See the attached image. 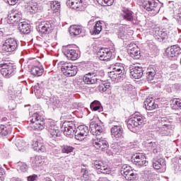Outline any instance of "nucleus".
<instances>
[{"label":"nucleus","instance_id":"nucleus-1","mask_svg":"<svg viewBox=\"0 0 181 181\" xmlns=\"http://www.w3.org/2000/svg\"><path fill=\"white\" fill-rule=\"evenodd\" d=\"M90 129L92 135H95L96 139H93L91 144L95 149H100V151H107L108 149V142L103 137H100V135L104 132V129L101 126L98 125L95 122L92 121L90 124Z\"/></svg>","mask_w":181,"mask_h":181},{"label":"nucleus","instance_id":"nucleus-2","mask_svg":"<svg viewBox=\"0 0 181 181\" xmlns=\"http://www.w3.org/2000/svg\"><path fill=\"white\" fill-rule=\"evenodd\" d=\"M29 125L33 131H42L45 129V117L39 115L37 113H35L30 118Z\"/></svg>","mask_w":181,"mask_h":181},{"label":"nucleus","instance_id":"nucleus-3","mask_svg":"<svg viewBox=\"0 0 181 181\" xmlns=\"http://www.w3.org/2000/svg\"><path fill=\"white\" fill-rule=\"evenodd\" d=\"M1 74L4 78H11L16 74V65L11 62H4L0 65Z\"/></svg>","mask_w":181,"mask_h":181},{"label":"nucleus","instance_id":"nucleus-4","mask_svg":"<svg viewBox=\"0 0 181 181\" xmlns=\"http://www.w3.org/2000/svg\"><path fill=\"white\" fill-rule=\"evenodd\" d=\"M58 66L61 67L62 73L67 77H73L77 74V66H74L71 63L62 61L58 64Z\"/></svg>","mask_w":181,"mask_h":181},{"label":"nucleus","instance_id":"nucleus-5","mask_svg":"<svg viewBox=\"0 0 181 181\" xmlns=\"http://www.w3.org/2000/svg\"><path fill=\"white\" fill-rule=\"evenodd\" d=\"M110 71L108 72V76L111 80H112V81H115L121 74H124V73H125L124 65L119 63L110 65Z\"/></svg>","mask_w":181,"mask_h":181},{"label":"nucleus","instance_id":"nucleus-6","mask_svg":"<svg viewBox=\"0 0 181 181\" xmlns=\"http://www.w3.org/2000/svg\"><path fill=\"white\" fill-rule=\"evenodd\" d=\"M141 6L148 11V12H151L152 15L155 16L157 13H159L160 11V7L159 6V4L155 1V0H141Z\"/></svg>","mask_w":181,"mask_h":181},{"label":"nucleus","instance_id":"nucleus-7","mask_svg":"<svg viewBox=\"0 0 181 181\" xmlns=\"http://www.w3.org/2000/svg\"><path fill=\"white\" fill-rule=\"evenodd\" d=\"M47 128L48 132L50 134L51 136L55 139V141H59L62 138V132L59 130V128L56 127V122L49 119L47 121Z\"/></svg>","mask_w":181,"mask_h":181},{"label":"nucleus","instance_id":"nucleus-8","mask_svg":"<svg viewBox=\"0 0 181 181\" xmlns=\"http://www.w3.org/2000/svg\"><path fill=\"white\" fill-rule=\"evenodd\" d=\"M144 124V117L141 113L136 112L127 122V128L134 132V129Z\"/></svg>","mask_w":181,"mask_h":181},{"label":"nucleus","instance_id":"nucleus-9","mask_svg":"<svg viewBox=\"0 0 181 181\" xmlns=\"http://www.w3.org/2000/svg\"><path fill=\"white\" fill-rule=\"evenodd\" d=\"M18 49V42L13 38H8L6 40L2 45V51L5 53H13Z\"/></svg>","mask_w":181,"mask_h":181},{"label":"nucleus","instance_id":"nucleus-10","mask_svg":"<svg viewBox=\"0 0 181 181\" xmlns=\"http://www.w3.org/2000/svg\"><path fill=\"white\" fill-rule=\"evenodd\" d=\"M97 56L102 62H108L112 56H115V50L108 48H101L98 52Z\"/></svg>","mask_w":181,"mask_h":181},{"label":"nucleus","instance_id":"nucleus-11","mask_svg":"<svg viewBox=\"0 0 181 181\" xmlns=\"http://www.w3.org/2000/svg\"><path fill=\"white\" fill-rule=\"evenodd\" d=\"M121 174L125 177L126 180H135L137 177V175L134 173L132 168L127 165L122 167Z\"/></svg>","mask_w":181,"mask_h":181},{"label":"nucleus","instance_id":"nucleus-12","mask_svg":"<svg viewBox=\"0 0 181 181\" xmlns=\"http://www.w3.org/2000/svg\"><path fill=\"white\" fill-rule=\"evenodd\" d=\"M93 166L94 168L98 170V173H103L104 175H110V173H111V168L103 161H95L93 163Z\"/></svg>","mask_w":181,"mask_h":181},{"label":"nucleus","instance_id":"nucleus-13","mask_svg":"<svg viewBox=\"0 0 181 181\" xmlns=\"http://www.w3.org/2000/svg\"><path fill=\"white\" fill-rule=\"evenodd\" d=\"M8 23L11 25H15V23H19L22 21V12L18 10H11L8 12Z\"/></svg>","mask_w":181,"mask_h":181},{"label":"nucleus","instance_id":"nucleus-14","mask_svg":"<svg viewBox=\"0 0 181 181\" xmlns=\"http://www.w3.org/2000/svg\"><path fill=\"white\" fill-rule=\"evenodd\" d=\"M88 132H90V130H88V127L86 125H81L76 129L75 132V138L78 141H83L86 139V136L88 135Z\"/></svg>","mask_w":181,"mask_h":181},{"label":"nucleus","instance_id":"nucleus-15","mask_svg":"<svg viewBox=\"0 0 181 181\" xmlns=\"http://www.w3.org/2000/svg\"><path fill=\"white\" fill-rule=\"evenodd\" d=\"M132 162L134 163V165H136L139 168H141V166H146V164L148 163L146 162V158H145V156L139 153H137L132 156Z\"/></svg>","mask_w":181,"mask_h":181},{"label":"nucleus","instance_id":"nucleus-16","mask_svg":"<svg viewBox=\"0 0 181 181\" xmlns=\"http://www.w3.org/2000/svg\"><path fill=\"white\" fill-rule=\"evenodd\" d=\"M173 129H175V126L173 124H163V123L159 122L157 131H158L161 135H170V134L173 132Z\"/></svg>","mask_w":181,"mask_h":181},{"label":"nucleus","instance_id":"nucleus-17","mask_svg":"<svg viewBox=\"0 0 181 181\" xmlns=\"http://www.w3.org/2000/svg\"><path fill=\"white\" fill-rule=\"evenodd\" d=\"M62 128H64L62 131L64 135H74V129H76V124H74V122L65 121L63 123Z\"/></svg>","mask_w":181,"mask_h":181},{"label":"nucleus","instance_id":"nucleus-18","mask_svg":"<svg viewBox=\"0 0 181 181\" xmlns=\"http://www.w3.org/2000/svg\"><path fill=\"white\" fill-rule=\"evenodd\" d=\"M66 5L69 8L76 9L77 11H83L84 9L83 0H67Z\"/></svg>","mask_w":181,"mask_h":181},{"label":"nucleus","instance_id":"nucleus-19","mask_svg":"<svg viewBox=\"0 0 181 181\" xmlns=\"http://www.w3.org/2000/svg\"><path fill=\"white\" fill-rule=\"evenodd\" d=\"M128 53L130 57L137 60L141 57V52L139 51V47L135 44L130 45L128 48Z\"/></svg>","mask_w":181,"mask_h":181},{"label":"nucleus","instance_id":"nucleus-20","mask_svg":"<svg viewBox=\"0 0 181 181\" xmlns=\"http://www.w3.org/2000/svg\"><path fill=\"white\" fill-rule=\"evenodd\" d=\"M83 82L85 84H95L101 82V80L97 77L95 74L88 73L83 76Z\"/></svg>","mask_w":181,"mask_h":181},{"label":"nucleus","instance_id":"nucleus-21","mask_svg":"<svg viewBox=\"0 0 181 181\" xmlns=\"http://www.w3.org/2000/svg\"><path fill=\"white\" fill-rule=\"evenodd\" d=\"M130 74L133 78L139 79L144 76V69L142 66H130Z\"/></svg>","mask_w":181,"mask_h":181},{"label":"nucleus","instance_id":"nucleus-22","mask_svg":"<svg viewBox=\"0 0 181 181\" xmlns=\"http://www.w3.org/2000/svg\"><path fill=\"white\" fill-rule=\"evenodd\" d=\"M12 134V124H0V136L5 138Z\"/></svg>","mask_w":181,"mask_h":181},{"label":"nucleus","instance_id":"nucleus-23","mask_svg":"<svg viewBox=\"0 0 181 181\" xmlns=\"http://www.w3.org/2000/svg\"><path fill=\"white\" fill-rule=\"evenodd\" d=\"M111 135L112 138H121L122 134H124V129L120 125L113 126L110 129Z\"/></svg>","mask_w":181,"mask_h":181},{"label":"nucleus","instance_id":"nucleus-24","mask_svg":"<svg viewBox=\"0 0 181 181\" xmlns=\"http://www.w3.org/2000/svg\"><path fill=\"white\" fill-rule=\"evenodd\" d=\"M43 163H45V157L42 158V156H36L31 158V166L33 169H36V168L42 166Z\"/></svg>","mask_w":181,"mask_h":181},{"label":"nucleus","instance_id":"nucleus-25","mask_svg":"<svg viewBox=\"0 0 181 181\" xmlns=\"http://www.w3.org/2000/svg\"><path fill=\"white\" fill-rule=\"evenodd\" d=\"M166 53L168 57H175L180 53V47L178 45H173L170 48H167Z\"/></svg>","mask_w":181,"mask_h":181},{"label":"nucleus","instance_id":"nucleus-26","mask_svg":"<svg viewBox=\"0 0 181 181\" xmlns=\"http://www.w3.org/2000/svg\"><path fill=\"white\" fill-rule=\"evenodd\" d=\"M144 106L146 110H148V111H153V110L158 108V104L155 103V100L152 98H147L144 101Z\"/></svg>","mask_w":181,"mask_h":181},{"label":"nucleus","instance_id":"nucleus-27","mask_svg":"<svg viewBox=\"0 0 181 181\" xmlns=\"http://www.w3.org/2000/svg\"><path fill=\"white\" fill-rule=\"evenodd\" d=\"M18 30L21 33L28 35L30 33V25L25 21H23L18 23Z\"/></svg>","mask_w":181,"mask_h":181},{"label":"nucleus","instance_id":"nucleus-28","mask_svg":"<svg viewBox=\"0 0 181 181\" xmlns=\"http://www.w3.org/2000/svg\"><path fill=\"white\" fill-rule=\"evenodd\" d=\"M47 5L48 8H50V9H48V13H53V12L56 13L60 9V3L57 1H49Z\"/></svg>","mask_w":181,"mask_h":181},{"label":"nucleus","instance_id":"nucleus-29","mask_svg":"<svg viewBox=\"0 0 181 181\" xmlns=\"http://www.w3.org/2000/svg\"><path fill=\"white\" fill-rule=\"evenodd\" d=\"M153 31L156 39H162V40H163V39H166V37L168 36V34L165 31L160 30L158 27L154 28Z\"/></svg>","mask_w":181,"mask_h":181},{"label":"nucleus","instance_id":"nucleus-30","mask_svg":"<svg viewBox=\"0 0 181 181\" xmlns=\"http://www.w3.org/2000/svg\"><path fill=\"white\" fill-rule=\"evenodd\" d=\"M64 54L69 60H77L78 59V53L76 49H67L65 50Z\"/></svg>","mask_w":181,"mask_h":181},{"label":"nucleus","instance_id":"nucleus-31","mask_svg":"<svg viewBox=\"0 0 181 181\" xmlns=\"http://www.w3.org/2000/svg\"><path fill=\"white\" fill-rule=\"evenodd\" d=\"M166 163L163 158H153V167L154 169L159 170L160 168H165Z\"/></svg>","mask_w":181,"mask_h":181},{"label":"nucleus","instance_id":"nucleus-32","mask_svg":"<svg viewBox=\"0 0 181 181\" xmlns=\"http://www.w3.org/2000/svg\"><path fill=\"white\" fill-rule=\"evenodd\" d=\"M83 32V28L81 25H71L69 28L71 36H78Z\"/></svg>","mask_w":181,"mask_h":181},{"label":"nucleus","instance_id":"nucleus-33","mask_svg":"<svg viewBox=\"0 0 181 181\" xmlns=\"http://www.w3.org/2000/svg\"><path fill=\"white\" fill-rule=\"evenodd\" d=\"M120 153L121 146H119V145L117 144H112L111 149L107 151V153L110 156L119 155Z\"/></svg>","mask_w":181,"mask_h":181},{"label":"nucleus","instance_id":"nucleus-34","mask_svg":"<svg viewBox=\"0 0 181 181\" xmlns=\"http://www.w3.org/2000/svg\"><path fill=\"white\" fill-rule=\"evenodd\" d=\"M148 151H153V153H158L160 151V148L156 142H150L146 144Z\"/></svg>","mask_w":181,"mask_h":181},{"label":"nucleus","instance_id":"nucleus-35","mask_svg":"<svg viewBox=\"0 0 181 181\" xmlns=\"http://www.w3.org/2000/svg\"><path fill=\"white\" fill-rule=\"evenodd\" d=\"M27 9L30 13H36V12H39V5H37V3L31 1L28 5Z\"/></svg>","mask_w":181,"mask_h":181},{"label":"nucleus","instance_id":"nucleus-36","mask_svg":"<svg viewBox=\"0 0 181 181\" xmlns=\"http://www.w3.org/2000/svg\"><path fill=\"white\" fill-rule=\"evenodd\" d=\"M103 30V25L100 21L97 22L93 28L90 30L91 35H100Z\"/></svg>","mask_w":181,"mask_h":181},{"label":"nucleus","instance_id":"nucleus-37","mask_svg":"<svg viewBox=\"0 0 181 181\" xmlns=\"http://www.w3.org/2000/svg\"><path fill=\"white\" fill-rule=\"evenodd\" d=\"M43 71H45V69H43L42 66H33L31 68V74L33 76H37L39 77L43 74Z\"/></svg>","mask_w":181,"mask_h":181},{"label":"nucleus","instance_id":"nucleus-38","mask_svg":"<svg viewBox=\"0 0 181 181\" xmlns=\"http://www.w3.org/2000/svg\"><path fill=\"white\" fill-rule=\"evenodd\" d=\"M37 32H39L41 37H46V24L45 21L42 22L37 28Z\"/></svg>","mask_w":181,"mask_h":181},{"label":"nucleus","instance_id":"nucleus-39","mask_svg":"<svg viewBox=\"0 0 181 181\" xmlns=\"http://www.w3.org/2000/svg\"><path fill=\"white\" fill-rule=\"evenodd\" d=\"M16 146H17L18 151H22V149H25L26 148V142L25 140L21 138H17L15 142Z\"/></svg>","mask_w":181,"mask_h":181},{"label":"nucleus","instance_id":"nucleus-40","mask_svg":"<svg viewBox=\"0 0 181 181\" xmlns=\"http://www.w3.org/2000/svg\"><path fill=\"white\" fill-rule=\"evenodd\" d=\"M110 87H111L110 82L104 81H101V83H100L98 86V90L100 93H105V91H107V90H108Z\"/></svg>","mask_w":181,"mask_h":181},{"label":"nucleus","instance_id":"nucleus-41","mask_svg":"<svg viewBox=\"0 0 181 181\" xmlns=\"http://www.w3.org/2000/svg\"><path fill=\"white\" fill-rule=\"evenodd\" d=\"M90 109L93 111H98V112H101L103 111L101 103H100V102L98 100H95L90 104Z\"/></svg>","mask_w":181,"mask_h":181},{"label":"nucleus","instance_id":"nucleus-42","mask_svg":"<svg viewBox=\"0 0 181 181\" xmlns=\"http://www.w3.org/2000/svg\"><path fill=\"white\" fill-rule=\"evenodd\" d=\"M117 35L119 39H125L127 37V34L125 33V27L124 25H121L117 31Z\"/></svg>","mask_w":181,"mask_h":181},{"label":"nucleus","instance_id":"nucleus-43","mask_svg":"<svg viewBox=\"0 0 181 181\" xmlns=\"http://www.w3.org/2000/svg\"><path fill=\"white\" fill-rule=\"evenodd\" d=\"M34 91L37 94H39L40 96L42 97V98H45L46 97V91L45 90V88L39 87V86H34Z\"/></svg>","mask_w":181,"mask_h":181},{"label":"nucleus","instance_id":"nucleus-44","mask_svg":"<svg viewBox=\"0 0 181 181\" xmlns=\"http://www.w3.org/2000/svg\"><path fill=\"white\" fill-rule=\"evenodd\" d=\"M122 16L126 21H129L132 22V21L134 20V16H132V11L129 10H124Z\"/></svg>","mask_w":181,"mask_h":181},{"label":"nucleus","instance_id":"nucleus-45","mask_svg":"<svg viewBox=\"0 0 181 181\" xmlns=\"http://www.w3.org/2000/svg\"><path fill=\"white\" fill-rule=\"evenodd\" d=\"M53 29H54V24L52 20L46 21V32L48 35L52 33Z\"/></svg>","mask_w":181,"mask_h":181},{"label":"nucleus","instance_id":"nucleus-46","mask_svg":"<svg viewBox=\"0 0 181 181\" xmlns=\"http://www.w3.org/2000/svg\"><path fill=\"white\" fill-rule=\"evenodd\" d=\"M156 74V72L155 71V69H153V68L148 69V71L146 74L147 81H152V80H153V78L155 77Z\"/></svg>","mask_w":181,"mask_h":181},{"label":"nucleus","instance_id":"nucleus-47","mask_svg":"<svg viewBox=\"0 0 181 181\" xmlns=\"http://www.w3.org/2000/svg\"><path fill=\"white\" fill-rule=\"evenodd\" d=\"M74 151V147L68 145H63L61 146L62 153H71Z\"/></svg>","mask_w":181,"mask_h":181},{"label":"nucleus","instance_id":"nucleus-48","mask_svg":"<svg viewBox=\"0 0 181 181\" xmlns=\"http://www.w3.org/2000/svg\"><path fill=\"white\" fill-rule=\"evenodd\" d=\"M99 5L102 6H111L114 4V0H96Z\"/></svg>","mask_w":181,"mask_h":181},{"label":"nucleus","instance_id":"nucleus-49","mask_svg":"<svg viewBox=\"0 0 181 181\" xmlns=\"http://www.w3.org/2000/svg\"><path fill=\"white\" fill-rule=\"evenodd\" d=\"M17 170L21 172H26L28 170V165L23 162L17 163Z\"/></svg>","mask_w":181,"mask_h":181},{"label":"nucleus","instance_id":"nucleus-50","mask_svg":"<svg viewBox=\"0 0 181 181\" xmlns=\"http://www.w3.org/2000/svg\"><path fill=\"white\" fill-rule=\"evenodd\" d=\"M81 173L83 175V178L82 180L84 181H91L90 180V175H88V170H87L86 168H82L81 170Z\"/></svg>","mask_w":181,"mask_h":181},{"label":"nucleus","instance_id":"nucleus-51","mask_svg":"<svg viewBox=\"0 0 181 181\" xmlns=\"http://www.w3.org/2000/svg\"><path fill=\"white\" fill-rule=\"evenodd\" d=\"M1 122H3L4 125H12V120L9 117H2Z\"/></svg>","mask_w":181,"mask_h":181},{"label":"nucleus","instance_id":"nucleus-52","mask_svg":"<svg viewBox=\"0 0 181 181\" xmlns=\"http://www.w3.org/2000/svg\"><path fill=\"white\" fill-rule=\"evenodd\" d=\"M37 152L43 153V152H46V146L45 144L40 143V146L37 148Z\"/></svg>","mask_w":181,"mask_h":181},{"label":"nucleus","instance_id":"nucleus-53","mask_svg":"<svg viewBox=\"0 0 181 181\" xmlns=\"http://www.w3.org/2000/svg\"><path fill=\"white\" fill-rule=\"evenodd\" d=\"M40 146V143L37 140H33L32 143V146L34 148V151H37L39 146Z\"/></svg>","mask_w":181,"mask_h":181},{"label":"nucleus","instance_id":"nucleus-54","mask_svg":"<svg viewBox=\"0 0 181 181\" xmlns=\"http://www.w3.org/2000/svg\"><path fill=\"white\" fill-rule=\"evenodd\" d=\"M4 175H5V170H4V168H2V166L0 165V181H4Z\"/></svg>","mask_w":181,"mask_h":181},{"label":"nucleus","instance_id":"nucleus-55","mask_svg":"<svg viewBox=\"0 0 181 181\" xmlns=\"http://www.w3.org/2000/svg\"><path fill=\"white\" fill-rule=\"evenodd\" d=\"M37 180V175H33L28 177V181H35Z\"/></svg>","mask_w":181,"mask_h":181},{"label":"nucleus","instance_id":"nucleus-56","mask_svg":"<svg viewBox=\"0 0 181 181\" xmlns=\"http://www.w3.org/2000/svg\"><path fill=\"white\" fill-rule=\"evenodd\" d=\"M172 87L173 91H179L180 90H181V86L177 83L172 85Z\"/></svg>","mask_w":181,"mask_h":181},{"label":"nucleus","instance_id":"nucleus-57","mask_svg":"<svg viewBox=\"0 0 181 181\" xmlns=\"http://www.w3.org/2000/svg\"><path fill=\"white\" fill-rule=\"evenodd\" d=\"M174 105H176V107H178V108L181 109V100H175L173 101Z\"/></svg>","mask_w":181,"mask_h":181},{"label":"nucleus","instance_id":"nucleus-58","mask_svg":"<svg viewBox=\"0 0 181 181\" xmlns=\"http://www.w3.org/2000/svg\"><path fill=\"white\" fill-rule=\"evenodd\" d=\"M173 85H168L166 86L165 90L166 91H168V93H173V86H172Z\"/></svg>","mask_w":181,"mask_h":181},{"label":"nucleus","instance_id":"nucleus-59","mask_svg":"<svg viewBox=\"0 0 181 181\" xmlns=\"http://www.w3.org/2000/svg\"><path fill=\"white\" fill-rule=\"evenodd\" d=\"M18 1L19 0H7V2L10 5H16V4L18 3Z\"/></svg>","mask_w":181,"mask_h":181},{"label":"nucleus","instance_id":"nucleus-60","mask_svg":"<svg viewBox=\"0 0 181 181\" xmlns=\"http://www.w3.org/2000/svg\"><path fill=\"white\" fill-rule=\"evenodd\" d=\"M4 88V81L0 78V91Z\"/></svg>","mask_w":181,"mask_h":181},{"label":"nucleus","instance_id":"nucleus-61","mask_svg":"<svg viewBox=\"0 0 181 181\" xmlns=\"http://www.w3.org/2000/svg\"><path fill=\"white\" fill-rule=\"evenodd\" d=\"M178 166H180V170H181V156L178 158Z\"/></svg>","mask_w":181,"mask_h":181},{"label":"nucleus","instance_id":"nucleus-62","mask_svg":"<svg viewBox=\"0 0 181 181\" xmlns=\"http://www.w3.org/2000/svg\"><path fill=\"white\" fill-rule=\"evenodd\" d=\"M62 86H67V81H66V79L62 80Z\"/></svg>","mask_w":181,"mask_h":181},{"label":"nucleus","instance_id":"nucleus-63","mask_svg":"<svg viewBox=\"0 0 181 181\" xmlns=\"http://www.w3.org/2000/svg\"><path fill=\"white\" fill-rule=\"evenodd\" d=\"M8 108L10 111H13V110H15V107H11V105H8Z\"/></svg>","mask_w":181,"mask_h":181},{"label":"nucleus","instance_id":"nucleus-64","mask_svg":"<svg viewBox=\"0 0 181 181\" xmlns=\"http://www.w3.org/2000/svg\"><path fill=\"white\" fill-rule=\"evenodd\" d=\"M4 35V33H2V31H0V35Z\"/></svg>","mask_w":181,"mask_h":181}]
</instances>
